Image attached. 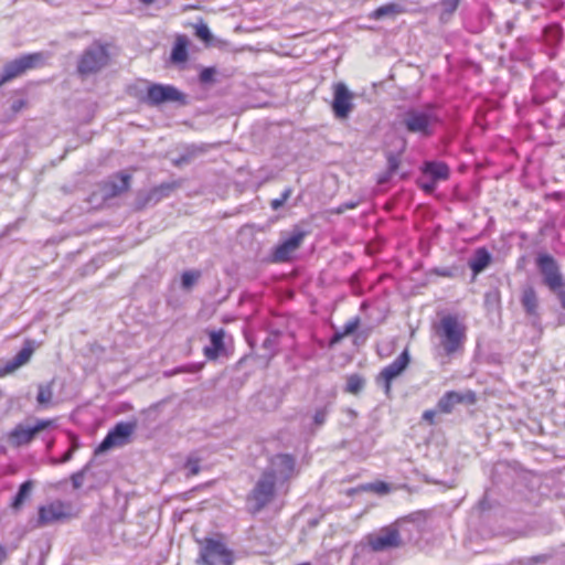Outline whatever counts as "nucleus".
Masks as SVG:
<instances>
[{
  "mask_svg": "<svg viewBox=\"0 0 565 565\" xmlns=\"http://www.w3.org/2000/svg\"><path fill=\"white\" fill-rule=\"evenodd\" d=\"M440 122L438 107L430 103L420 107H409L402 118L405 130L420 138L433 136Z\"/></svg>",
  "mask_w": 565,
  "mask_h": 565,
  "instance_id": "f257e3e1",
  "label": "nucleus"
},
{
  "mask_svg": "<svg viewBox=\"0 0 565 565\" xmlns=\"http://www.w3.org/2000/svg\"><path fill=\"white\" fill-rule=\"evenodd\" d=\"M437 334L445 353L452 355L462 348L466 339V328L456 316L448 315L441 318Z\"/></svg>",
  "mask_w": 565,
  "mask_h": 565,
  "instance_id": "f03ea898",
  "label": "nucleus"
},
{
  "mask_svg": "<svg viewBox=\"0 0 565 565\" xmlns=\"http://www.w3.org/2000/svg\"><path fill=\"white\" fill-rule=\"evenodd\" d=\"M46 56L43 52H34L20 55L7 62L0 72V86L22 76L28 71L39 68L45 64Z\"/></svg>",
  "mask_w": 565,
  "mask_h": 565,
  "instance_id": "7ed1b4c3",
  "label": "nucleus"
},
{
  "mask_svg": "<svg viewBox=\"0 0 565 565\" xmlns=\"http://www.w3.org/2000/svg\"><path fill=\"white\" fill-rule=\"evenodd\" d=\"M140 102L149 106H159L164 103H177L180 106L189 104L188 96L172 85L150 84Z\"/></svg>",
  "mask_w": 565,
  "mask_h": 565,
  "instance_id": "20e7f679",
  "label": "nucleus"
},
{
  "mask_svg": "<svg viewBox=\"0 0 565 565\" xmlns=\"http://www.w3.org/2000/svg\"><path fill=\"white\" fill-rule=\"evenodd\" d=\"M407 521L399 520L396 524L381 529L379 532L367 536V546L373 553L388 551L402 545L401 531L404 530Z\"/></svg>",
  "mask_w": 565,
  "mask_h": 565,
  "instance_id": "39448f33",
  "label": "nucleus"
},
{
  "mask_svg": "<svg viewBox=\"0 0 565 565\" xmlns=\"http://www.w3.org/2000/svg\"><path fill=\"white\" fill-rule=\"evenodd\" d=\"M109 54L107 49L94 43L88 46L77 62V72L81 76H88L99 72L108 63Z\"/></svg>",
  "mask_w": 565,
  "mask_h": 565,
  "instance_id": "423d86ee",
  "label": "nucleus"
},
{
  "mask_svg": "<svg viewBox=\"0 0 565 565\" xmlns=\"http://www.w3.org/2000/svg\"><path fill=\"white\" fill-rule=\"evenodd\" d=\"M276 480L270 477L269 472L260 475L253 490L247 497V501L252 505L254 513L260 512L275 497Z\"/></svg>",
  "mask_w": 565,
  "mask_h": 565,
  "instance_id": "0eeeda50",
  "label": "nucleus"
},
{
  "mask_svg": "<svg viewBox=\"0 0 565 565\" xmlns=\"http://www.w3.org/2000/svg\"><path fill=\"white\" fill-rule=\"evenodd\" d=\"M535 263L543 277L544 285L551 291L565 288V279L561 273L558 263L553 256L550 254H539Z\"/></svg>",
  "mask_w": 565,
  "mask_h": 565,
  "instance_id": "6e6552de",
  "label": "nucleus"
},
{
  "mask_svg": "<svg viewBox=\"0 0 565 565\" xmlns=\"http://www.w3.org/2000/svg\"><path fill=\"white\" fill-rule=\"evenodd\" d=\"M200 559L203 565H232V552L218 540L205 539L200 551Z\"/></svg>",
  "mask_w": 565,
  "mask_h": 565,
  "instance_id": "1a4fd4ad",
  "label": "nucleus"
},
{
  "mask_svg": "<svg viewBox=\"0 0 565 565\" xmlns=\"http://www.w3.org/2000/svg\"><path fill=\"white\" fill-rule=\"evenodd\" d=\"M136 429L135 422H119L105 436L96 448V454H103L115 447H122L130 440Z\"/></svg>",
  "mask_w": 565,
  "mask_h": 565,
  "instance_id": "9d476101",
  "label": "nucleus"
},
{
  "mask_svg": "<svg viewBox=\"0 0 565 565\" xmlns=\"http://www.w3.org/2000/svg\"><path fill=\"white\" fill-rule=\"evenodd\" d=\"M52 426H54V420L52 419H39L32 427L18 424L8 434V443L15 448L29 445L36 434Z\"/></svg>",
  "mask_w": 565,
  "mask_h": 565,
  "instance_id": "9b49d317",
  "label": "nucleus"
},
{
  "mask_svg": "<svg viewBox=\"0 0 565 565\" xmlns=\"http://www.w3.org/2000/svg\"><path fill=\"white\" fill-rule=\"evenodd\" d=\"M264 472H269L278 482L288 481L296 472V458L289 454H276L270 457Z\"/></svg>",
  "mask_w": 565,
  "mask_h": 565,
  "instance_id": "f8f14e48",
  "label": "nucleus"
},
{
  "mask_svg": "<svg viewBox=\"0 0 565 565\" xmlns=\"http://www.w3.org/2000/svg\"><path fill=\"white\" fill-rule=\"evenodd\" d=\"M333 100L331 108L333 115L338 119H345L350 116L354 108L353 98L354 94L348 88L343 82H338L332 85Z\"/></svg>",
  "mask_w": 565,
  "mask_h": 565,
  "instance_id": "ddd939ff",
  "label": "nucleus"
},
{
  "mask_svg": "<svg viewBox=\"0 0 565 565\" xmlns=\"http://www.w3.org/2000/svg\"><path fill=\"white\" fill-rule=\"evenodd\" d=\"M307 232L299 226H294L290 235L284 238L273 250V260L276 263H285L289 260L292 254L300 247Z\"/></svg>",
  "mask_w": 565,
  "mask_h": 565,
  "instance_id": "4468645a",
  "label": "nucleus"
},
{
  "mask_svg": "<svg viewBox=\"0 0 565 565\" xmlns=\"http://www.w3.org/2000/svg\"><path fill=\"white\" fill-rule=\"evenodd\" d=\"M67 516L66 505L62 501H54L39 508V516L35 526L43 527L62 521Z\"/></svg>",
  "mask_w": 565,
  "mask_h": 565,
  "instance_id": "2eb2a0df",
  "label": "nucleus"
},
{
  "mask_svg": "<svg viewBox=\"0 0 565 565\" xmlns=\"http://www.w3.org/2000/svg\"><path fill=\"white\" fill-rule=\"evenodd\" d=\"M411 358L407 350H404L392 363L385 366L380 375L379 381L384 382V388L386 394L391 391V383L394 379L401 375L407 365L409 364Z\"/></svg>",
  "mask_w": 565,
  "mask_h": 565,
  "instance_id": "dca6fc26",
  "label": "nucleus"
},
{
  "mask_svg": "<svg viewBox=\"0 0 565 565\" xmlns=\"http://www.w3.org/2000/svg\"><path fill=\"white\" fill-rule=\"evenodd\" d=\"M34 344L35 342L33 340L26 339L24 341L23 348L10 361L6 363L3 370L0 371V375L11 373L28 363L34 352Z\"/></svg>",
  "mask_w": 565,
  "mask_h": 565,
  "instance_id": "f3484780",
  "label": "nucleus"
},
{
  "mask_svg": "<svg viewBox=\"0 0 565 565\" xmlns=\"http://www.w3.org/2000/svg\"><path fill=\"white\" fill-rule=\"evenodd\" d=\"M543 38L546 45V54L550 58L557 55V46L563 39V29L557 23L548 24L543 30Z\"/></svg>",
  "mask_w": 565,
  "mask_h": 565,
  "instance_id": "a211bd4d",
  "label": "nucleus"
},
{
  "mask_svg": "<svg viewBox=\"0 0 565 565\" xmlns=\"http://www.w3.org/2000/svg\"><path fill=\"white\" fill-rule=\"evenodd\" d=\"M130 179V174L127 173H120L109 179L103 186L104 195L106 198H114L127 191L129 189Z\"/></svg>",
  "mask_w": 565,
  "mask_h": 565,
  "instance_id": "6ab92c4d",
  "label": "nucleus"
},
{
  "mask_svg": "<svg viewBox=\"0 0 565 565\" xmlns=\"http://www.w3.org/2000/svg\"><path fill=\"white\" fill-rule=\"evenodd\" d=\"M210 335V345L204 348V355L207 360H216L222 352L225 350L224 345V335L225 332L223 329L213 330L209 333Z\"/></svg>",
  "mask_w": 565,
  "mask_h": 565,
  "instance_id": "aec40b11",
  "label": "nucleus"
},
{
  "mask_svg": "<svg viewBox=\"0 0 565 565\" xmlns=\"http://www.w3.org/2000/svg\"><path fill=\"white\" fill-rule=\"evenodd\" d=\"M422 171L436 182L448 180L450 175L449 167L441 161H426Z\"/></svg>",
  "mask_w": 565,
  "mask_h": 565,
  "instance_id": "412c9836",
  "label": "nucleus"
},
{
  "mask_svg": "<svg viewBox=\"0 0 565 565\" xmlns=\"http://www.w3.org/2000/svg\"><path fill=\"white\" fill-rule=\"evenodd\" d=\"M521 303L527 316L533 318L535 324L539 320V300L537 295L532 287H526L522 291Z\"/></svg>",
  "mask_w": 565,
  "mask_h": 565,
  "instance_id": "4be33fe9",
  "label": "nucleus"
},
{
  "mask_svg": "<svg viewBox=\"0 0 565 565\" xmlns=\"http://www.w3.org/2000/svg\"><path fill=\"white\" fill-rule=\"evenodd\" d=\"M491 254L486 247H479L469 259V268L475 275L482 273L491 263Z\"/></svg>",
  "mask_w": 565,
  "mask_h": 565,
  "instance_id": "5701e85b",
  "label": "nucleus"
},
{
  "mask_svg": "<svg viewBox=\"0 0 565 565\" xmlns=\"http://www.w3.org/2000/svg\"><path fill=\"white\" fill-rule=\"evenodd\" d=\"M33 487L34 482L32 480H26L20 484L17 494L10 503L12 510L19 511L22 508L24 502L30 498Z\"/></svg>",
  "mask_w": 565,
  "mask_h": 565,
  "instance_id": "b1692460",
  "label": "nucleus"
},
{
  "mask_svg": "<svg viewBox=\"0 0 565 565\" xmlns=\"http://www.w3.org/2000/svg\"><path fill=\"white\" fill-rule=\"evenodd\" d=\"M188 38L185 35H179L173 44L171 51V61L175 64L184 63L188 60Z\"/></svg>",
  "mask_w": 565,
  "mask_h": 565,
  "instance_id": "393cba45",
  "label": "nucleus"
},
{
  "mask_svg": "<svg viewBox=\"0 0 565 565\" xmlns=\"http://www.w3.org/2000/svg\"><path fill=\"white\" fill-rule=\"evenodd\" d=\"M351 565H375V556L372 548L367 545L358 546Z\"/></svg>",
  "mask_w": 565,
  "mask_h": 565,
  "instance_id": "a878e982",
  "label": "nucleus"
},
{
  "mask_svg": "<svg viewBox=\"0 0 565 565\" xmlns=\"http://www.w3.org/2000/svg\"><path fill=\"white\" fill-rule=\"evenodd\" d=\"M405 11L404 7L399 3L391 2L383 4L375 9L371 17L375 20H381L386 17H396Z\"/></svg>",
  "mask_w": 565,
  "mask_h": 565,
  "instance_id": "bb28decb",
  "label": "nucleus"
},
{
  "mask_svg": "<svg viewBox=\"0 0 565 565\" xmlns=\"http://www.w3.org/2000/svg\"><path fill=\"white\" fill-rule=\"evenodd\" d=\"M456 405H458L457 392L448 391L439 398L437 409L440 413L450 414Z\"/></svg>",
  "mask_w": 565,
  "mask_h": 565,
  "instance_id": "cd10ccee",
  "label": "nucleus"
},
{
  "mask_svg": "<svg viewBox=\"0 0 565 565\" xmlns=\"http://www.w3.org/2000/svg\"><path fill=\"white\" fill-rule=\"evenodd\" d=\"M365 380L363 379V376L356 373L350 374L347 377V385L344 392L356 395L363 390Z\"/></svg>",
  "mask_w": 565,
  "mask_h": 565,
  "instance_id": "c85d7f7f",
  "label": "nucleus"
},
{
  "mask_svg": "<svg viewBox=\"0 0 565 565\" xmlns=\"http://www.w3.org/2000/svg\"><path fill=\"white\" fill-rule=\"evenodd\" d=\"M461 0H439L440 20H449L458 10Z\"/></svg>",
  "mask_w": 565,
  "mask_h": 565,
  "instance_id": "c756f323",
  "label": "nucleus"
},
{
  "mask_svg": "<svg viewBox=\"0 0 565 565\" xmlns=\"http://www.w3.org/2000/svg\"><path fill=\"white\" fill-rule=\"evenodd\" d=\"M171 191H172L171 184H161L160 186L152 189L148 193L146 201L157 203L161 199L168 196Z\"/></svg>",
  "mask_w": 565,
  "mask_h": 565,
  "instance_id": "7c9ffc66",
  "label": "nucleus"
},
{
  "mask_svg": "<svg viewBox=\"0 0 565 565\" xmlns=\"http://www.w3.org/2000/svg\"><path fill=\"white\" fill-rule=\"evenodd\" d=\"M201 271L199 270H186L181 275V286L185 290H190L194 284L200 279Z\"/></svg>",
  "mask_w": 565,
  "mask_h": 565,
  "instance_id": "2f4dec72",
  "label": "nucleus"
},
{
  "mask_svg": "<svg viewBox=\"0 0 565 565\" xmlns=\"http://www.w3.org/2000/svg\"><path fill=\"white\" fill-rule=\"evenodd\" d=\"M330 408H331V403H328L324 406L316 408L313 416H312L313 424L316 427H321L326 423L327 417L330 413Z\"/></svg>",
  "mask_w": 565,
  "mask_h": 565,
  "instance_id": "473e14b6",
  "label": "nucleus"
},
{
  "mask_svg": "<svg viewBox=\"0 0 565 565\" xmlns=\"http://www.w3.org/2000/svg\"><path fill=\"white\" fill-rule=\"evenodd\" d=\"M53 396L51 384H40L36 401L40 405H47Z\"/></svg>",
  "mask_w": 565,
  "mask_h": 565,
  "instance_id": "72a5a7b5",
  "label": "nucleus"
},
{
  "mask_svg": "<svg viewBox=\"0 0 565 565\" xmlns=\"http://www.w3.org/2000/svg\"><path fill=\"white\" fill-rule=\"evenodd\" d=\"M279 335V331H274L263 341V348L269 351L271 356L276 353Z\"/></svg>",
  "mask_w": 565,
  "mask_h": 565,
  "instance_id": "f704fd0d",
  "label": "nucleus"
},
{
  "mask_svg": "<svg viewBox=\"0 0 565 565\" xmlns=\"http://www.w3.org/2000/svg\"><path fill=\"white\" fill-rule=\"evenodd\" d=\"M457 401L458 404L473 405L477 402V394L471 390L457 392Z\"/></svg>",
  "mask_w": 565,
  "mask_h": 565,
  "instance_id": "c9c22d12",
  "label": "nucleus"
},
{
  "mask_svg": "<svg viewBox=\"0 0 565 565\" xmlns=\"http://www.w3.org/2000/svg\"><path fill=\"white\" fill-rule=\"evenodd\" d=\"M291 193H292L291 188H286L282 191V193L280 194L279 198L271 200L270 207L274 211L279 210L287 202V200L290 198Z\"/></svg>",
  "mask_w": 565,
  "mask_h": 565,
  "instance_id": "e433bc0d",
  "label": "nucleus"
},
{
  "mask_svg": "<svg viewBox=\"0 0 565 565\" xmlns=\"http://www.w3.org/2000/svg\"><path fill=\"white\" fill-rule=\"evenodd\" d=\"M360 322H361V320L359 317H354V318L350 319L349 321H347L345 324L340 330L342 332V335L348 337V335L352 334L353 332H355V330L360 326Z\"/></svg>",
  "mask_w": 565,
  "mask_h": 565,
  "instance_id": "4c0bfd02",
  "label": "nucleus"
},
{
  "mask_svg": "<svg viewBox=\"0 0 565 565\" xmlns=\"http://www.w3.org/2000/svg\"><path fill=\"white\" fill-rule=\"evenodd\" d=\"M216 70L214 67H204L199 75V79L202 84H210L214 82Z\"/></svg>",
  "mask_w": 565,
  "mask_h": 565,
  "instance_id": "58836bf2",
  "label": "nucleus"
},
{
  "mask_svg": "<svg viewBox=\"0 0 565 565\" xmlns=\"http://www.w3.org/2000/svg\"><path fill=\"white\" fill-rule=\"evenodd\" d=\"M195 35L205 42H209L212 39L211 31L204 23L195 25Z\"/></svg>",
  "mask_w": 565,
  "mask_h": 565,
  "instance_id": "ea45409f",
  "label": "nucleus"
},
{
  "mask_svg": "<svg viewBox=\"0 0 565 565\" xmlns=\"http://www.w3.org/2000/svg\"><path fill=\"white\" fill-rule=\"evenodd\" d=\"M399 167V159L396 154L390 153L387 156V174L393 175Z\"/></svg>",
  "mask_w": 565,
  "mask_h": 565,
  "instance_id": "a19ab883",
  "label": "nucleus"
},
{
  "mask_svg": "<svg viewBox=\"0 0 565 565\" xmlns=\"http://www.w3.org/2000/svg\"><path fill=\"white\" fill-rule=\"evenodd\" d=\"M367 489H371L372 491L379 493V494H386L390 492V484L384 482V481H377V482H373V483H370L367 486Z\"/></svg>",
  "mask_w": 565,
  "mask_h": 565,
  "instance_id": "79ce46f5",
  "label": "nucleus"
},
{
  "mask_svg": "<svg viewBox=\"0 0 565 565\" xmlns=\"http://www.w3.org/2000/svg\"><path fill=\"white\" fill-rule=\"evenodd\" d=\"M86 469L87 466L72 475L71 480L74 489H79L83 486Z\"/></svg>",
  "mask_w": 565,
  "mask_h": 565,
  "instance_id": "37998d69",
  "label": "nucleus"
},
{
  "mask_svg": "<svg viewBox=\"0 0 565 565\" xmlns=\"http://www.w3.org/2000/svg\"><path fill=\"white\" fill-rule=\"evenodd\" d=\"M185 468L189 470V475L195 476L200 472V461L195 458H189L185 462Z\"/></svg>",
  "mask_w": 565,
  "mask_h": 565,
  "instance_id": "c03bdc74",
  "label": "nucleus"
},
{
  "mask_svg": "<svg viewBox=\"0 0 565 565\" xmlns=\"http://www.w3.org/2000/svg\"><path fill=\"white\" fill-rule=\"evenodd\" d=\"M419 186L420 189L425 192V193H433L435 190H436V186H437V182L435 180H428V181H423L419 183Z\"/></svg>",
  "mask_w": 565,
  "mask_h": 565,
  "instance_id": "a18cd8bd",
  "label": "nucleus"
},
{
  "mask_svg": "<svg viewBox=\"0 0 565 565\" xmlns=\"http://www.w3.org/2000/svg\"><path fill=\"white\" fill-rule=\"evenodd\" d=\"M359 205V202L358 201H348V202H344L342 204H340L337 210H335V213L338 214H342L344 213L345 211L348 210H353L355 209L356 206Z\"/></svg>",
  "mask_w": 565,
  "mask_h": 565,
  "instance_id": "49530a36",
  "label": "nucleus"
},
{
  "mask_svg": "<svg viewBox=\"0 0 565 565\" xmlns=\"http://www.w3.org/2000/svg\"><path fill=\"white\" fill-rule=\"evenodd\" d=\"M75 446H72L70 449H67L63 456L60 458V459H55L54 460V463H65L67 461H70L73 457V454L75 451Z\"/></svg>",
  "mask_w": 565,
  "mask_h": 565,
  "instance_id": "de8ad7c7",
  "label": "nucleus"
},
{
  "mask_svg": "<svg viewBox=\"0 0 565 565\" xmlns=\"http://www.w3.org/2000/svg\"><path fill=\"white\" fill-rule=\"evenodd\" d=\"M436 413L435 409H427L423 413V419L433 425L435 423Z\"/></svg>",
  "mask_w": 565,
  "mask_h": 565,
  "instance_id": "09e8293b",
  "label": "nucleus"
},
{
  "mask_svg": "<svg viewBox=\"0 0 565 565\" xmlns=\"http://www.w3.org/2000/svg\"><path fill=\"white\" fill-rule=\"evenodd\" d=\"M25 106V100L24 99H17L12 103L11 105V109L14 111V113H18L20 111L23 107Z\"/></svg>",
  "mask_w": 565,
  "mask_h": 565,
  "instance_id": "8fccbe9b",
  "label": "nucleus"
},
{
  "mask_svg": "<svg viewBox=\"0 0 565 565\" xmlns=\"http://www.w3.org/2000/svg\"><path fill=\"white\" fill-rule=\"evenodd\" d=\"M343 338H345V337L342 335V332L340 330H337L330 339V345L332 347V345L339 343Z\"/></svg>",
  "mask_w": 565,
  "mask_h": 565,
  "instance_id": "3c124183",
  "label": "nucleus"
},
{
  "mask_svg": "<svg viewBox=\"0 0 565 565\" xmlns=\"http://www.w3.org/2000/svg\"><path fill=\"white\" fill-rule=\"evenodd\" d=\"M435 273L443 277H450L452 275L451 270L448 268H437Z\"/></svg>",
  "mask_w": 565,
  "mask_h": 565,
  "instance_id": "603ef678",
  "label": "nucleus"
},
{
  "mask_svg": "<svg viewBox=\"0 0 565 565\" xmlns=\"http://www.w3.org/2000/svg\"><path fill=\"white\" fill-rule=\"evenodd\" d=\"M554 292L557 294L561 305L565 309V288L558 289L557 291Z\"/></svg>",
  "mask_w": 565,
  "mask_h": 565,
  "instance_id": "864d4df0",
  "label": "nucleus"
},
{
  "mask_svg": "<svg viewBox=\"0 0 565 565\" xmlns=\"http://www.w3.org/2000/svg\"><path fill=\"white\" fill-rule=\"evenodd\" d=\"M7 557V551L6 548L0 545V564L2 563V561Z\"/></svg>",
  "mask_w": 565,
  "mask_h": 565,
  "instance_id": "5fc2aeb1",
  "label": "nucleus"
},
{
  "mask_svg": "<svg viewBox=\"0 0 565 565\" xmlns=\"http://www.w3.org/2000/svg\"><path fill=\"white\" fill-rule=\"evenodd\" d=\"M139 1H140L141 3H143V4L149 6V4L153 3L156 0H139Z\"/></svg>",
  "mask_w": 565,
  "mask_h": 565,
  "instance_id": "6e6d98bb",
  "label": "nucleus"
}]
</instances>
